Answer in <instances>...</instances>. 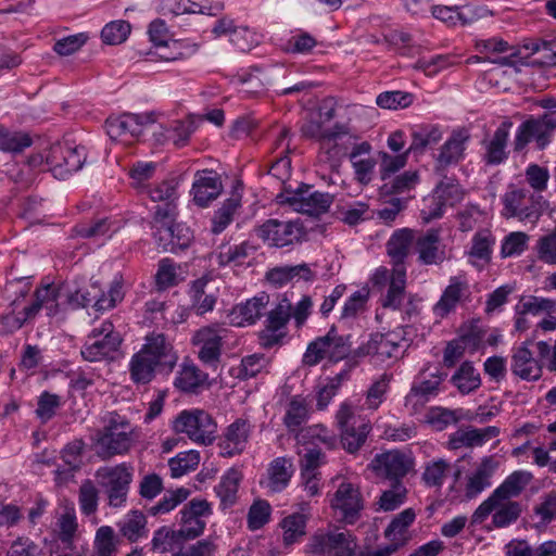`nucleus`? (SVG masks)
I'll return each instance as SVG.
<instances>
[{"label": "nucleus", "mask_w": 556, "mask_h": 556, "mask_svg": "<svg viewBox=\"0 0 556 556\" xmlns=\"http://www.w3.org/2000/svg\"><path fill=\"white\" fill-rule=\"evenodd\" d=\"M313 305L309 295H302L295 305L287 295L280 296L275 307L267 313L265 328L260 333L262 345L273 348L281 343L287 334L286 327L291 318L296 328H302L312 313Z\"/></svg>", "instance_id": "1"}, {"label": "nucleus", "mask_w": 556, "mask_h": 556, "mask_svg": "<svg viewBox=\"0 0 556 556\" xmlns=\"http://www.w3.org/2000/svg\"><path fill=\"white\" fill-rule=\"evenodd\" d=\"M303 137L314 139L319 143L318 160L329 168H338L341 160L348 154L344 144L357 139L348 124L336 123L331 128L325 127L323 122L309 119L301 126Z\"/></svg>", "instance_id": "2"}, {"label": "nucleus", "mask_w": 556, "mask_h": 556, "mask_svg": "<svg viewBox=\"0 0 556 556\" xmlns=\"http://www.w3.org/2000/svg\"><path fill=\"white\" fill-rule=\"evenodd\" d=\"M176 206H156L151 220L152 236L163 252L178 254L186 251L193 241L191 229L175 223Z\"/></svg>", "instance_id": "3"}, {"label": "nucleus", "mask_w": 556, "mask_h": 556, "mask_svg": "<svg viewBox=\"0 0 556 556\" xmlns=\"http://www.w3.org/2000/svg\"><path fill=\"white\" fill-rule=\"evenodd\" d=\"M64 299L72 308L91 306L96 312L115 307L123 300L122 285L114 281L105 292L98 282H67L63 285Z\"/></svg>", "instance_id": "4"}, {"label": "nucleus", "mask_w": 556, "mask_h": 556, "mask_svg": "<svg viewBox=\"0 0 556 556\" xmlns=\"http://www.w3.org/2000/svg\"><path fill=\"white\" fill-rule=\"evenodd\" d=\"M141 345V383L152 381L156 374L170 372L177 362L172 343L160 331H151Z\"/></svg>", "instance_id": "5"}, {"label": "nucleus", "mask_w": 556, "mask_h": 556, "mask_svg": "<svg viewBox=\"0 0 556 556\" xmlns=\"http://www.w3.org/2000/svg\"><path fill=\"white\" fill-rule=\"evenodd\" d=\"M160 116L162 114L156 112L141 115V140L151 141L155 146H163L170 140L176 148L187 146L195 130L193 121H174L169 127H166L159 121Z\"/></svg>", "instance_id": "6"}, {"label": "nucleus", "mask_w": 556, "mask_h": 556, "mask_svg": "<svg viewBox=\"0 0 556 556\" xmlns=\"http://www.w3.org/2000/svg\"><path fill=\"white\" fill-rule=\"evenodd\" d=\"M153 43L148 51H141V64L149 67L154 62H174L191 55L192 49L178 40H169L168 29L164 21H153L148 29Z\"/></svg>", "instance_id": "7"}, {"label": "nucleus", "mask_w": 556, "mask_h": 556, "mask_svg": "<svg viewBox=\"0 0 556 556\" xmlns=\"http://www.w3.org/2000/svg\"><path fill=\"white\" fill-rule=\"evenodd\" d=\"M172 429L177 434H185L199 445H211L216 439L217 424L204 409L181 410L173 420Z\"/></svg>", "instance_id": "8"}, {"label": "nucleus", "mask_w": 556, "mask_h": 556, "mask_svg": "<svg viewBox=\"0 0 556 556\" xmlns=\"http://www.w3.org/2000/svg\"><path fill=\"white\" fill-rule=\"evenodd\" d=\"M351 350V336H342L336 327H331L325 336L318 337L308 343L302 362L311 367L318 365L324 359L338 363L346 358Z\"/></svg>", "instance_id": "9"}, {"label": "nucleus", "mask_w": 556, "mask_h": 556, "mask_svg": "<svg viewBox=\"0 0 556 556\" xmlns=\"http://www.w3.org/2000/svg\"><path fill=\"white\" fill-rule=\"evenodd\" d=\"M131 433L132 429L125 417L116 413H110L106 425L96 439L98 456L108 459L127 452L131 443Z\"/></svg>", "instance_id": "10"}, {"label": "nucleus", "mask_w": 556, "mask_h": 556, "mask_svg": "<svg viewBox=\"0 0 556 556\" xmlns=\"http://www.w3.org/2000/svg\"><path fill=\"white\" fill-rule=\"evenodd\" d=\"M556 130V111L545 112L540 116H530L522 122L515 134L514 151L522 152L534 141L539 150L545 149Z\"/></svg>", "instance_id": "11"}, {"label": "nucleus", "mask_w": 556, "mask_h": 556, "mask_svg": "<svg viewBox=\"0 0 556 556\" xmlns=\"http://www.w3.org/2000/svg\"><path fill=\"white\" fill-rule=\"evenodd\" d=\"M542 199V195L528 189L511 186L502 197L501 214L507 219L517 218L520 222L536 224L543 212Z\"/></svg>", "instance_id": "12"}, {"label": "nucleus", "mask_w": 556, "mask_h": 556, "mask_svg": "<svg viewBox=\"0 0 556 556\" xmlns=\"http://www.w3.org/2000/svg\"><path fill=\"white\" fill-rule=\"evenodd\" d=\"M356 544L348 531L318 529L308 539L305 553L312 556H354Z\"/></svg>", "instance_id": "13"}, {"label": "nucleus", "mask_w": 556, "mask_h": 556, "mask_svg": "<svg viewBox=\"0 0 556 556\" xmlns=\"http://www.w3.org/2000/svg\"><path fill=\"white\" fill-rule=\"evenodd\" d=\"M122 343L118 332L114 331L111 321L105 320L99 327H94L88 334L80 354L87 362L112 361Z\"/></svg>", "instance_id": "14"}, {"label": "nucleus", "mask_w": 556, "mask_h": 556, "mask_svg": "<svg viewBox=\"0 0 556 556\" xmlns=\"http://www.w3.org/2000/svg\"><path fill=\"white\" fill-rule=\"evenodd\" d=\"M342 446L349 453L357 452L366 442L371 430L368 420L357 417L352 405L343 402L336 413Z\"/></svg>", "instance_id": "15"}, {"label": "nucleus", "mask_w": 556, "mask_h": 556, "mask_svg": "<svg viewBox=\"0 0 556 556\" xmlns=\"http://www.w3.org/2000/svg\"><path fill=\"white\" fill-rule=\"evenodd\" d=\"M86 148L68 142L52 144L46 155L48 170L58 179H65L79 170L86 162Z\"/></svg>", "instance_id": "16"}, {"label": "nucleus", "mask_w": 556, "mask_h": 556, "mask_svg": "<svg viewBox=\"0 0 556 556\" xmlns=\"http://www.w3.org/2000/svg\"><path fill=\"white\" fill-rule=\"evenodd\" d=\"M443 179L435 186L432 194L424 200L422 218L430 222L440 218L446 205L454 206L465 197V190L457 179L441 175Z\"/></svg>", "instance_id": "17"}, {"label": "nucleus", "mask_w": 556, "mask_h": 556, "mask_svg": "<svg viewBox=\"0 0 556 556\" xmlns=\"http://www.w3.org/2000/svg\"><path fill=\"white\" fill-rule=\"evenodd\" d=\"M227 332L219 324L207 325L194 331L191 343L198 348V357L203 364L216 366L219 363Z\"/></svg>", "instance_id": "18"}, {"label": "nucleus", "mask_w": 556, "mask_h": 556, "mask_svg": "<svg viewBox=\"0 0 556 556\" xmlns=\"http://www.w3.org/2000/svg\"><path fill=\"white\" fill-rule=\"evenodd\" d=\"M470 139L471 136L467 128H455L434 156V173L437 175H444L448 167L456 166L463 162Z\"/></svg>", "instance_id": "19"}, {"label": "nucleus", "mask_w": 556, "mask_h": 556, "mask_svg": "<svg viewBox=\"0 0 556 556\" xmlns=\"http://www.w3.org/2000/svg\"><path fill=\"white\" fill-rule=\"evenodd\" d=\"M94 477L108 495L110 506L121 507L126 503L131 475L124 466L101 467Z\"/></svg>", "instance_id": "20"}, {"label": "nucleus", "mask_w": 556, "mask_h": 556, "mask_svg": "<svg viewBox=\"0 0 556 556\" xmlns=\"http://www.w3.org/2000/svg\"><path fill=\"white\" fill-rule=\"evenodd\" d=\"M303 226L298 222L268 219L257 228V236L270 247L283 248L301 241Z\"/></svg>", "instance_id": "21"}, {"label": "nucleus", "mask_w": 556, "mask_h": 556, "mask_svg": "<svg viewBox=\"0 0 556 556\" xmlns=\"http://www.w3.org/2000/svg\"><path fill=\"white\" fill-rule=\"evenodd\" d=\"M470 295V286L466 276H452L439 301L433 305L432 312L435 317L445 318L454 312L459 304L468 302Z\"/></svg>", "instance_id": "22"}, {"label": "nucleus", "mask_w": 556, "mask_h": 556, "mask_svg": "<svg viewBox=\"0 0 556 556\" xmlns=\"http://www.w3.org/2000/svg\"><path fill=\"white\" fill-rule=\"evenodd\" d=\"M279 199L280 203L288 204L293 211L311 216H319L326 213L333 202V197L327 192H309L308 190H298L287 197L281 194Z\"/></svg>", "instance_id": "23"}, {"label": "nucleus", "mask_w": 556, "mask_h": 556, "mask_svg": "<svg viewBox=\"0 0 556 556\" xmlns=\"http://www.w3.org/2000/svg\"><path fill=\"white\" fill-rule=\"evenodd\" d=\"M330 506L339 510L342 520L345 523L353 525L359 518L361 510L364 508L363 497L358 486L351 482L343 481L339 484Z\"/></svg>", "instance_id": "24"}, {"label": "nucleus", "mask_w": 556, "mask_h": 556, "mask_svg": "<svg viewBox=\"0 0 556 556\" xmlns=\"http://www.w3.org/2000/svg\"><path fill=\"white\" fill-rule=\"evenodd\" d=\"M511 127L513 123L506 119L498 125L491 137L482 140L483 153L481 157L486 166H498L508 160L507 144Z\"/></svg>", "instance_id": "25"}, {"label": "nucleus", "mask_w": 556, "mask_h": 556, "mask_svg": "<svg viewBox=\"0 0 556 556\" xmlns=\"http://www.w3.org/2000/svg\"><path fill=\"white\" fill-rule=\"evenodd\" d=\"M212 514L211 505L205 500H191L181 510L180 531L186 541L200 536L206 527L203 518Z\"/></svg>", "instance_id": "26"}, {"label": "nucleus", "mask_w": 556, "mask_h": 556, "mask_svg": "<svg viewBox=\"0 0 556 556\" xmlns=\"http://www.w3.org/2000/svg\"><path fill=\"white\" fill-rule=\"evenodd\" d=\"M222 191L223 182L217 173L207 169L195 173L191 193L197 205L207 206L220 195Z\"/></svg>", "instance_id": "27"}, {"label": "nucleus", "mask_w": 556, "mask_h": 556, "mask_svg": "<svg viewBox=\"0 0 556 556\" xmlns=\"http://www.w3.org/2000/svg\"><path fill=\"white\" fill-rule=\"evenodd\" d=\"M109 137L122 144L129 147L139 140V117L135 114H122L110 116L105 122Z\"/></svg>", "instance_id": "28"}, {"label": "nucleus", "mask_w": 556, "mask_h": 556, "mask_svg": "<svg viewBox=\"0 0 556 556\" xmlns=\"http://www.w3.org/2000/svg\"><path fill=\"white\" fill-rule=\"evenodd\" d=\"M374 464L375 469L386 478L400 482V479L409 472L414 462L408 455L393 450L376 455Z\"/></svg>", "instance_id": "29"}, {"label": "nucleus", "mask_w": 556, "mask_h": 556, "mask_svg": "<svg viewBox=\"0 0 556 556\" xmlns=\"http://www.w3.org/2000/svg\"><path fill=\"white\" fill-rule=\"evenodd\" d=\"M400 350V339L396 333H372L366 343L356 350L357 356H376L383 362L396 356Z\"/></svg>", "instance_id": "30"}, {"label": "nucleus", "mask_w": 556, "mask_h": 556, "mask_svg": "<svg viewBox=\"0 0 556 556\" xmlns=\"http://www.w3.org/2000/svg\"><path fill=\"white\" fill-rule=\"evenodd\" d=\"M415 250L419 263L424 265H438L446 258L445 251L441 248V232L437 228L420 233L415 240Z\"/></svg>", "instance_id": "31"}, {"label": "nucleus", "mask_w": 556, "mask_h": 556, "mask_svg": "<svg viewBox=\"0 0 556 556\" xmlns=\"http://www.w3.org/2000/svg\"><path fill=\"white\" fill-rule=\"evenodd\" d=\"M251 426L244 419H237L230 424L219 443L222 455L232 457L241 454L248 444Z\"/></svg>", "instance_id": "32"}, {"label": "nucleus", "mask_w": 556, "mask_h": 556, "mask_svg": "<svg viewBox=\"0 0 556 556\" xmlns=\"http://www.w3.org/2000/svg\"><path fill=\"white\" fill-rule=\"evenodd\" d=\"M415 240L414 230L409 228L397 229L391 235L386 248L393 265L392 269H406L405 260L409 255Z\"/></svg>", "instance_id": "33"}, {"label": "nucleus", "mask_w": 556, "mask_h": 556, "mask_svg": "<svg viewBox=\"0 0 556 556\" xmlns=\"http://www.w3.org/2000/svg\"><path fill=\"white\" fill-rule=\"evenodd\" d=\"M60 298H64L63 286L47 285L37 289L34 302L24 308L25 320L35 317L40 309H45L48 316H54L59 312Z\"/></svg>", "instance_id": "34"}, {"label": "nucleus", "mask_w": 556, "mask_h": 556, "mask_svg": "<svg viewBox=\"0 0 556 556\" xmlns=\"http://www.w3.org/2000/svg\"><path fill=\"white\" fill-rule=\"evenodd\" d=\"M295 472L293 459L288 456H280L273 459L267 467L266 488L274 493L287 489Z\"/></svg>", "instance_id": "35"}, {"label": "nucleus", "mask_w": 556, "mask_h": 556, "mask_svg": "<svg viewBox=\"0 0 556 556\" xmlns=\"http://www.w3.org/2000/svg\"><path fill=\"white\" fill-rule=\"evenodd\" d=\"M495 237L489 229L478 230L472 239L469 251L467 252L469 263L478 269H483L491 263Z\"/></svg>", "instance_id": "36"}, {"label": "nucleus", "mask_w": 556, "mask_h": 556, "mask_svg": "<svg viewBox=\"0 0 556 556\" xmlns=\"http://www.w3.org/2000/svg\"><path fill=\"white\" fill-rule=\"evenodd\" d=\"M440 383L441 379L437 377L413 384L405 396V407L409 409L412 414L419 412L432 396L438 394Z\"/></svg>", "instance_id": "37"}, {"label": "nucleus", "mask_w": 556, "mask_h": 556, "mask_svg": "<svg viewBox=\"0 0 556 556\" xmlns=\"http://www.w3.org/2000/svg\"><path fill=\"white\" fill-rule=\"evenodd\" d=\"M208 375L202 371L193 363L185 362L174 380V386L185 393H198V391L206 383Z\"/></svg>", "instance_id": "38"}, {"label": "nucleus", "mask_w": 556, "mask_h": 556, "mask_svg": "<svg viewBox=\"0 0 556 556\" xmlns=\"http://www.w3.org/2000/svg\"><path fill=\"white\" fill-rule=\"evenodd\" d=\"M242 479V472L233 467L228 469L222 476L219 483L214 488V490L220 500V506L223 508H228L236 504L239 485Z\"/></svg>", "instance_id": "39"}, {"label": "nucleus", "mask_w": 556, "mask_h": 556, "mask_svg": "<svg viewBox=\"0 0 556 556\" xmlns=\"http://www.w3.org/2000/svg\"><path fill=\"white\" fill-rule=\"evenodd\" d=\"M295 277L305 281H312L315 278V274L305 263L294 266H278L266 273V280L275 287H282Z\"/></svg>", "instance_id": "40"}, {"label": "nucleus", "mask_w": 556, "mask_h": 556, "mask_svg": "<svg viewBox=\"0 0 556 556\" xmlns=\"http://www.w3.org/2000/svg\"><path fill=\"white\" fill-rule=\"evenodd\" d=\"M494 470L491 457L483 458L475 471L468 476L465 496L467 500L477 497L482 491L491 485V477Z\"/></svg>", "instance_id": "41"}, {"label": "nucleus", "mask_w": 556, "mask_h": 556, "mask_svg": "<svg viewBox=\"0 0 556 556\" xmlns=\"http://www.w3.org/2000/svg\"><path fill=\"white\" fill-rule=\"evenodd\" d=\"M442 138L443 131L439 125H419L412 132V142L407 152L422 154L428 148L438 144Z\"/></svg>", "instance_id": "42"}, {"label": "nucleus", "mask_w": 556, "mask_h": 556, "mask_svg": "<svg viewBox=\"0 0 556 556\" xmlns=\"http://www.w3.org/2000/svg\"><path fill=\"white\" fill-rule=\"evenodd\" d=\"M269 303V295L266 292H260L252 299L247 300L244 303L238 304L233 308V314L241 317L239 325H253L264 314Z\"/></svg>", "instance_id": "43"}, {"label": "nucleus", "mask_w": 556, "mask_h": 556, "mask_svg": "<svg viewBox=\"0 0 556 556\" xmlns=\"http://www.w3.org/2000/svg\"><path fill=\"white\" fill-rule=\"evenodd\" d=\"M241 207V195L239 193L231 194L223 204L214 212L211 219V231L214 235L222 233L232 222L235 214Z\"/></svg>", "instance_id": "44"}, {"label": "nucleus", "mask_w": 556, "mask_h": 556, "mask_svg": "<svg viewBox=\"0 0 556 556\" xmlns=\"http://www.w3.org/2000/svg\"><path fill=\"white\" fill-rule=\"evenodd\" d=\"M308 517L302 513H293L286 516L280 521L282 529V543L285 546H290L302 541L306 534Z\"/></svg>", "instance_id": "45"}, {"label": "nucleus", "mask_w": 556, "mask_h": 556, "mask_svg": "<svg viewBox=\"0 0 556 556\" xmlns=\"http://www.w3.org/2000/svg\"><path fill=\"white\" fill-rule=\"evenodd\" d=\"M532 479L533 475L529 471H514L493 491L494 497L500 501H510L511 497L518 496Z\"/></svg>", "instance_id": "46"}, {"label": "nucleus", "mask_w": 556, "mask_h": 556, "mask_svg": "<svg viewBox=\"0 0 556 556\" xmlns=\"http://www.w3.org/2000/svg\"><path fill=\"white\" fill-rule=\"evenodd\" d=\"M406 269H392L387 293L381 299L384 308L399 309L405 298Z\"/></svg>", "instance_id": "47"}, {"label": "nucleus", "mask_w": 556, "mask_h": 556, "mask_svg": "<svg viewBox=\"0 0 556 556\" xmlns=\"http://www.w3.org/2000/svg\"><path fill=\"white\" fill-rule=\"evenodd\" d=\"M252 249L248 241L239 244H220L215 252V260L219 267L226 266H240L249 256V251Z\"/></svg>", "instance_id": "48"}, {"label": "nucleus", "mask_w": 556, "mask_h": 556, "mask_svg": "<svg viewBox=\"0 0 556 556\" xmlns=\"http://www.w3.org/2000/svg\"><path fill=\"white\" fill-rule=\"evenodd\" d=\"M179 266L169 257L161 258L154 274V288L157 292H164L176 287L179 279Z\"/></svg>", "instance_id": "49"}, {"label": "nucleus", "mask_w": 556, "mask_h": 556, "mask_svg": "<svg viewBox=\"0 0 556 556\" xmlns=\"http://www.w3.org/2000/svg\"><path fill=\"white\" fill-rule=\"evenodd\" d=\"M451 382L462 394H469L481 386V377L470 362H464L454 372Z\"/></svg>", "instance_id": "50"}, {"label": "nucleus", "mask_w": 556, "mask_h": 556, "mask_svg": "<svg viewBox=\"0 0 556 556\" xmlns=\"http://www.w3.org/2000/svg\"><path fill=\"white\" fill-rule=\"evenodd\" d=\"M452 469V464L444 458L429 460L425 464L421 480L429 488L440 489Z\"/></svg>", "instance_id": "51"}, {"label": "nucleus", "mask_w": 556, "mask_h": 556, "mask_svg": "<svg viewBox=\"0 0 556 556\" xmlns=\"http://www.w3.org/2000/svg\"><path fill=\"white\" fill-rule=\"evenodd\" d=\"M308 404L302 396H293L287 405L283 424L291 432L296 431L308 418Z\"/></svg>", "instance_id": "52"}, {"label": "nucleus", "mask_w": 556, "mask_h": 556, "mask_svg": "<svg viewBox=\"0 0 556 556\" xmlns=\"http://www.w3.org/2000/svg\"><path fill=\"white\" fill-rule=\"evenodd\" d=\"M78 523L74 509L65 510L56 521V538L65 548L74 549Z\"/></svg>", "instance_id": "53"}, {"label": "nucleus", "mask_w": 556, "mask_h": 556, "mask_svg": "<svg viewBox=\"0 0 556 556\" xmlns=\"http://www.w3.org/2000/svg\"><path fill=\"white\" fill-rule=\"evenodd\" d=\"M117 545L118 539L114 529L110 526H101L94 534L91 556H115Z\"/></svg>", "instance_id": "54"}, {"label": "nucleus", "mask_w": 556, "mask_h": 556, "mask_svg": "<svg viewBox=\"0 0 556 556\" xmlns=\"http://www.w3.org/2000/svg\"><path fill=\"white\" fill-rule=\"evenodd\" d=\"M416 514L414 509L406 508L397 514L390 525L384 530V536L391 541V543L399 544V547L403 544L404 534L407 528L414 522Z\"/></svg>", "instance_id": "55"}, {"label": "nucleus", "mask_w": 556, "mask_h": 556, "mask_svg": "<svg viewBox=\"0 0 556 556\" xmlns=\"http://www.w3.org/2000/svg\"><path fill=\"white\" fill-rule=\"evenodd\" d=\"M185 542L186 539L180 529L172 530L167 527H162L155 531L152 539V546L155 552L166 553L181 547Z\"/></svg>", "instance_id": "56"}, {"label": "nucleus", "mask_w": 556, "mask_h": 556, "mask_svg": "<svg viewBox=\"0 0 556 556\" xmlns=\"http://www.w3.org/2000/svg\"><path fill=\"white\" fill-rule=\"evenodd\" d=\"M189 495L190 491L188 489L179 488L165 493L162 500L156 504L151 506L144 505L143 508L151 516L167 514L177 507L180 503L186 501Z\"/></svg>", "instance_id": "57"}, {"label": "nucleus", "mask_w": 556, "mask_h": 556, "mask_svg": "<svg viewBox=\"0 0 556 556\" xmlns=\"http://www.w3.org/2000/svg\"><path fill=\"white\" fill-rule=\"evenodd\" d=\"M200 453L195 450L178 453L168 460L172 477L179 478L195 470L200 464Z\"/></svg>", "instance_id": "58"}, {"label": "nucleus", "mask_w": 556, "mask_h": 556, "mask_svg": "<svg viewBox=\"0 0 556 556\" xmlns=\"http://www.w3.org/2000/svg\"><path fill=\"white\" fill-rule=\"evenodd\" d=\"M521 511V505L518 502L498 501L492 516V523L495 528H505L517 521Z\"/></svg>", "instance_id": "59"}, {"label": "nucleus", "mask_w": 556, "mask_h": 556, "mask_svg": "<svg viewBox=\"0 0 556 556\" xmlns=\"http://www.w3.org/2000/svg\"><path fill=\"white\" fill-rule=\"evenodd\" d=\"M458 420L456 410L440 406L431 407L425 415L426 424L434 431H443Z\"/></svg>", "instance_id": "60"}, {"label": "nucleus", "mask_w": 556, "mask_h": 556, "mask_svg": "<svg viewBox=\"0 0 556 556\" xmlns=\"http://www.w3.org/2000/svg\"><path fill=\"white\" fill-rule=\"evenodd\" d=\"M369 300V291L366 288L359 289L352 293L341 311V320H354L366 311L367 302Z\"/></svg>", "instance_id": "61"}, {"label": "nucleus", "mask_w": 556, "mask_h": 556, "mask_svg": "<svg viewBox=\"0 0 556 556\" xmlns=\"http://www.w3.org/2000/svg\"><path fill=\"white\" fill-rule=\"evenodd\" d=\"M150 199L154 202H164L162 206H176L177 182L174 179L163 180L155 185L148 186Z\"/></svg>", "instance_id": "62"}, {"label": "nucleus", "mask_w": 556, "mask_h": 556, "mask_svg": "<svg viewBox=\"0 0 556 556\" xmlns=\"http://www.w3.org/2000/svg\"><path fill=\"white\" fill-rule=\"evenodd\" d=\"M31 143V138L25 132L0 128V151L2 152L20 153Z\"/></svg>", "instance_id": "63"}, {"label": "nucleus", "mask_w": 556, "mask_h": 556, "mask_svg": "<svg viewBox=\"0 0 556 556\" xmlns=\"http://www.w3.org/2000/svg\"><path fill=\"white\" fill-rule=\"evenodd\" d=\"M99 491L93 481L87 479L84 480L79 486L78 492V504L80 511L90 516L98 509Z\"/></svg>", "instance_id": "64"}]
</instances>
